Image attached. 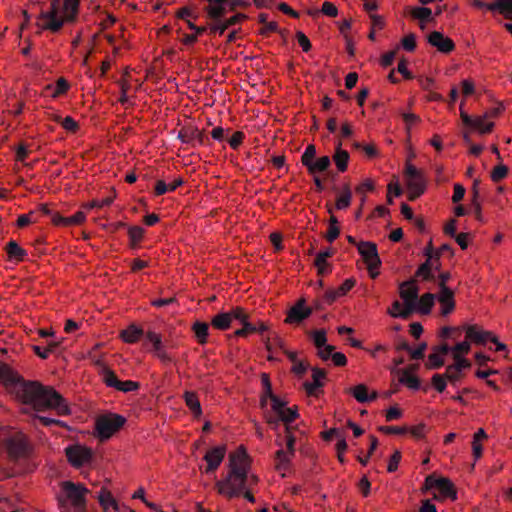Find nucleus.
<instances>
[{"label":"nucleus","instance_id":"680f3d73","mask_svg":"<svg viewBox=\"0 0 512 512\" xmlns=\"http://www.w3.org/2000/svg\"><path fill=\"white\" fill-rule=\"evenodd\" d=\"M426 349H427V343L426 342L420 343L416 349H414V350L411 349V351L409 352L411 358L413 360L423 359L425 356Z\"/></svg>","mask_w":512,"mask_h":512},{"label":"nucleus","instance_id":"0e129e2a","mask_svg":"<svg viewBox=\"0 0 512 512\" xmlns=\"http://www.w3.org/2000/svg\"><path fill=\"white\" fill-rule=\"evenodd\" d=\"M244 137L243 132L237 131L229 138L228 143L232 149L236 150L242 144Z\"/></svg>","mask_w":512,"mask_h":512},{"label":"nucleus","instance_id":"37998d69","mask_svg":"<svg viewBox=\"0 0 512 512\" xmlns=\"http://www.w3.org/2000/svg\"><path fill=\"white\" fill-rule=\"evenodd\" d=\"M401 116L405 123V130H406L407 136L410 137L412 126L417 123H420L421 118L414 113H402Z\"/></svg>","mask_w":512,"mask_h":512},{"label":"nucleus","instance_id":"c03bdc74","mask_svg":"<svg viewBox=\"0 0 512 512\" xmlns=\"http://www.w3.org/2000/svg\"><path fill=\"white\" fill-rule=\"evenodd\" d=\"M145 336L146 340L152 344L154 353H157L158 351L163 349L164 346L160 334L154 331H148Z\"/></svg>","mask_w":512,"mask_h":512},{"label":"nucleus","instance_id":"58836bf2","mask_svg":"<svg viewBox=\"0 0 512 512\" xmlns=\"http://www.w3.org/2000/svg\"><path fill=\"white\" fill-rule=\"evenodd\" d=\"M103 382L108 386L117 389L119 379L116 374L108 367H103L101 371Z\"/></svg>","mask_w":512,"mask_h":512},{"label":"nucleus","instance_id":"f03ea898","mask_svg":"<svg viewBox=\"0 0 512 512\" xmlns=\"http://www.w3.org/2000/svg\"><path fill=\"white\" fill-rule=\"evenodd\" d=\"M37 467L33 446L22 432H12L0 439V481L30 473Z\"/></svg>","mask_w":512,"mask_h":512},{"label":"nucleus","instance_id":"de8ad7c7","mask_svg":"<svg viewBox=\"0 0 512 512\" xmlns=\"http://www.w3.org/2000/svg\"><path fill=\"white\" fill-rule=\"evenodd\" d=\"M54 120L60 123L63 126V128L69 132L74 133L79 128L78 123L70 116H67L64 119H62L60 116H55Z\"/></svg>","mask_w":512,"mask_h":512},{"label":"nucleus","instance_id":"0eeeda50","mask_svg":"<svg viewBox=\"0 0 512 512\" xmlns=\"http://www.w3.org/2000/svg\"><path fill=\"white\" fill-rule=\"evenodd\" d=\"M295 443L296 438L292 434L291 429L286 432V450L282 448V443L276 441V444L280 449L275 454L276 469L280 472H284L289 469L292 457L295 455Z\"/></svg>","mask_w":512,"mask_h":512},{"label":"nucleus","instance_id":"4468645a","mask_svg":"<svg viewBox=\"0 0 512 512\" xmlns=\"http://www.w3.org/2000/svg\"><path fill=\"white\" fill-rule=\"evenodd\" d=\"M222 18L223 17H219L218 19H212L213 24L210 25V33H218L219 35H222L229 27L238 24L240 21L246 19L247 16L242 13H237L225 20H223Z\"/></svg>","mask_w":512,"mask_h":512},{"label":"nucleus","instance_id":"cd10ccee","mask_svg":"<svg viewBox=\"0 0 512 512\" xmlns=\"http://www.w3.org/2000/svg\"><path fill=\"white\" fill-rule=\"evenodd\" d=\"M331 165V159L329 156H322L318 158L316 161H313L306 168L308 172L312 175H315L318 172L327 171Z\"/></svg>","mask_w":512,"mask_h":512},{"label":"nucleus","instance_id":"79ce46f5","mask_svg":"<svg viewBox=\"0 0 512 512\" xmlns=\"http://www.w3.org/2000/svg\"><path fill=\"white\" fill-rule=\"evenodd\" d=\"M411 15L413 18L421 20V22L432 20V10L427 7L412 8Z\"/></svg>","mask_w":512,"mask_h":512},{"label":"nucleus","instance_id":"6e6552de","mask_svg":"<svg viewBox=\"0 0 512 512\" xmlns=\"http://www.w3.org/2000/svg\"><path fill=\"white\" fill-rule=\"evenodd\" d=\"M244 309L242 307H234L229 312H221L216 314L211 324L214 328L219 330H226L231 326L233 320H243Z\"/></svg>","mask_w":512,"mask_h":512},{"label":"nucleus","instance_id":"c756f323","mask_svg":"<svg viewBox=\"0 0 512 512\" xmlns=\"http://www.w3.org/2000/svg\"><path fill=\"white\" fill-rule=\"evenodd\" d=\"M98 501L100 506L106 511L109 507H112L114 510L119 509V505L110 493V491L102 488L99 495Z\"/></svg>","mask_w":512,"mask_h":512},{"label":"nucleus","instance_id":"dca6fc26","mask_svg":"<svg viewBox=\"0 0 512 512\" xmlns=\"http://www.w3.org/2000/svg\"><path fill=\"white\" fill-rule=\"evenodd\" d=\"M427 40L430 45L436 47L442 53H450L455 48L454 42L439 31L430 33Z\"/></svg>","mask_w":512,"mask_h":512},{"label":"nucleus","instance_id":"4d7b16f0","mask_svg":"<svg viewBox=\"0 0 512 512\" xmlns=\"http://www.w3.org/2000/svg\"><path fill=\"white\" fill-rule=\"evenodd\" d=\"M432 384L438 392L442 393L447 386L445 375L434 374L432 377Z\"/></svg>","mask_w":512,"mask_h":512},{"label":"nucleus","instance_id":"393cba45","mask_svg":"<svg viewBox=\"0 0 512 512\" xmlns=\"http://www.w3.org/2000/svg\"><path fill=\"white\" fill-rule=\"evenodd\" d=\"M351 393L354 396V398L360 403L370 402L378 397L377 392H373L371 395H369L368 388L364 384H359L352 388Z\"/></svg>","mask_w":512,"mask_h":512},{"label":"nucleus","instance_id":"603ef678","mask_svg":"<svg viewBox=\"0 0 512 512\" xmlns=\"http://www.w3.org/2000/svg\"><path fill=\"white\" fill-rule=\"evenodd\" d=\"M316 156V148L314 145L310 144L306 147L304 153L301 156L302 164L307 167L310 165Z\"/></svg>","mask_w":512,"mask_h":512},{"label":"nucleus","instance_id":"e433bc0d","mask_svg":"<svg viewBox=\"0 0 512 512\" xmlns=\"http://www.w3.org/2000/svg\"><path fill=\"white\" fill-rule=\"evenodd\" d=\"M299 416L297 407H286L283 413L280 415L281 421L285 424V432H289L292 429L290 424Z\"/></svg>","mask_w":512,"mask_h":512},{"label":"nucleus","instance_id":"49530a36","mask_svg":"<svg viewBox=\"0 0 512 512\" xmlns=\"http://www.w3.org/2000/svg\"><path fill=\"white\" fill-rule=\"evenodd\" d=\"M7 256H27L28 252L21 248L16 241L11 240L5 247Z\"/></svg>","mask_w":512,"mask_h":512},{"label":"nucleus","instance_id":"39448f33","mask_svg":"<svg viewBox=\"0 0 512 512\" xmlns=\"http://www.w3.org/2000/svg\"><path fill=\"white\" fill-rule=\"evenodd\" d=\"M399 294L403 300L404 309L402 312H391V317L408 319L417 308L419 288L416 285V280L411 278L409 281L401 283Z\"/></svg>","mask_w":512,"mask_h":512},{"label":"nucleus","instance_id":"774afa93","mask_svg":"<svg viewBox=\"0 0 512 512\" xmlns=\"http://www.w3.org/2000/svg\"><path fill=\"white\" fill-rule=\"evenodd\" d=\"M264 417L266 422L270 425V427L273 430H277L280 425V422H282L278 415H273L271 412L268 411L265 412Z\"/></svg>","mask_w":512,"mask_h":512},{"label":"nucleus","instance_id":"9b49d317","mask_svg":"<svg viewBox=\"0 0 512 512\" xmlns=\"http://www.w3.org/2000/svg\"><path fill=\"white\" fill-rule=\"evenodd\" d=\"M178 139H180L182 143L192 146L196 144L205 145L208 141L204 132L193 126L183 127L178 133Z\"/></svg>","mask_w":512,"mask_h":512},{"label":"nucleus","instance_id":"b1692460","mask_svg":"<svg viewBox=\"0 0 512 512\" xmlns=\"http://www.w3.org/2000/svg\"><path fill=\"white\" fill-rule=\"evenodd\" d=\"M341 145L342 143L338 142L335 153L333 155V161L335 162L339 172H344L347 170L350 155L346 150L341 148Z\"/></svg>","mask_w":512,"mask_h":512},{"label":"nucleus","instance_id":"a18cd8bd","mask_svg":"<svg viewBox=\"0 0 512 512\" xmlns=\"http://www.w3.org/2000/svg\"><path fill=\"white\" fill-rule=\"evenodd\" d=\"M144 229L140 226H131L128 228V236L130 244L136 246L138 242L143 238Z\"/></svg>","mask_w":512,"mask_h":512},{"label":"nucleus","instance_id":"bb28decb","mask_svg":"<svg viewBox=\"0 0 512 512\" xmlns=\"http://www.w3.org/2000/svg\"><path fill=\"white\" fill-rule=\"evenodd\" d=\"M243 318V320H237L240 324H242V328L234 332V335L237 337H245L250 333H255L258 329L256 324L249 321V315L245 310Z\"/></svg>","mask_w":512,"mask_h":512},{"label":"nucleus","instance_id":"4c0bfd02","mask_svg":"<svg viewBox=\"0 0 512 512\" xmlns=\"http://www.w3.org/2000/svg\"><path fill=\"white\" fill-rule=\"evenodd\" d=\"M352 199V192L348 185H345L341 195L336 200V208L338 210L346 209L350 206Z\"/></svg>","mask_w":512,"mask_h":512},{"label":"nucleus","instance_id":"a878e982","mask_svg":"<svg viewBox=\"0 0 512 512\" xmlns=\"http://www.w3.org/2000/svg\"><path fill=\"white\" fill-rule=\"evenodd\" d=\"M120 335L124 342L131 344L136 343L144 335V331L135 324H131L121 331Z\"/></svg>","mask_w":512,"mask_h":512},{"label":"nucleus","instance_id":"20e7f679","mask_svg":"<svg viewBox=\"0 0 512 512\" xmlns=\"http://www.w3.org/2000/svg\"><path fill=\"white\" fill-rule=\"evenodd\" d=\"M61 493L57 496L60 512H87L89 490L81 483L63 481Z\"/></svg>","mask_w":512,"mask_h":512},{"label":"nucleus","instance_id":"f8f14e48","mask_svg":"<svg viewBox=\"0 0 512 512\" xmlns=\"http://www.w3.org/2000/svg\"><path fill=\"white\" fill-rule=\"evenodd\" d=\"M311 313V308L305 306V299L302 298L289 309L285 322L288 324L301 323L303 320L308 318Z\"/></svg>","mask_w":512,"mask_h":512},{"label":"nucleus","instance_id":"c85d7f7f","mask_svg":"<svg viewBox=\"0 0 512 512\" xmlns=\"http://www.w3.org/2000/svg\"><path fill=\"white\" fill-rule=\"evenodd\" d=\"M438 487L437 489L440 491V493L445 496L449 497L453 500L457 498V492L455 490L454 484L447 478L441 477L438 481Z\"/></svg>","mask_w":512,"mask_h":512},{"label":"nucleus","instance_id":"4be33fe9","mask_svg":"<svg viewBox=\"0 0 512 512\" xmlns=\"http://www.w3.org/2000/svg\"><path fill=\"white\" fill-rule=\"evenodd\" d=\"M439 258H427L426 262H424L416 271V276L422 278L423 280H432L434 279L433 270L439 269Z\"/></svg>","mask_w":512,"mask_h":512},{"label":"nucleus","instance_id":"a211bd4d","mask_svg":"<svg viewBox=\"0 0 512 512\" xmlns=\"http://www.w3.org/2000/svg\"><path fill=\"white\" fill-rule=\"evenodd\" d=\"M84 220H85V214L82 211H78L70 217H64V216L60 215L59 213L52 214V222L56 226H64V227L76 226V225H80Z\"/></svg>","mask_w":512,"mask_h":512},{"label":"nucleus","instance_id":"72a5a7b5","mask_svg":"<svg viewBox=\"0 0 512 512\" xmlns=\"http://www.w3.org/2000/svg\"><path fill=\"white\" fill-rule=\"evenodd\" d=\"M489 8L493 12L498 11L505 18L512 20V0H496L494 5Z\"/></svg>","mask_w":512,"mask_h":512},{"label":"nucleus","instance_id":"473e14b6","mask_svg":"<svg viewBox=\"0 0 512 512\" xmlns=\"http://www.w3.org/2000/svg\"><path fill=\"white\" fill-rule=\"evenodd\" d=\"M79 0H65L63 3L64 21H74L78 12Z\"/></svg>","mask_w":512,"mask_h":512},{"label":"nucleus","instance_id":"3c124183","mask_svg":"<svg viewBox=\"0 0 512 512\" xmlns=\"http://www.w3.org/2000/svg\"><path fill=\"white\" fill-rule=\"evenodd\" d=\"M444 365V358L439 353L433 352L428 356L426 367L428 369H438Z\"/></svg>","mask_w":512,"mask_h":512},{"label":"nucleus","instance_id":"9d476101","mask_svg":"<svg viewBox=\"0 0 512 512\" xmlns=\"http://www.w3.org/2000/svg\"><path fill=\"white\" fill-rule=\"evenodd\" d=\"M60 5L61 0H51V9L41 13V18L46 20V23L43 25L44 29L58 32L62 28L64 19L58 16Z\"/></svg>","mask_w":512,"mask_h":512},{"label":"nucleus","instance_id":"6ab92c4d","mask_svg":"<svg viewBox=\"0 0 512 512\" xmlns=\"http://www.w3.org/2000/svg\"><path fill=\"white\" fill-rule=\"evenodd\" d=\"M438 300L442 305V314L448 315L455 308L454 302V294L453 291L448 288L446 285H442V289L440 290Z\"/></svg>","mask_w":512,"mask_h":512},{"label":"nucleus","instance_id":"f704fd0d","mask_svg":"<svg viewBox=\"0 0 512 512\" xmlns=\"http://www.w3.org/2000/svg\"><path fill=\"white\" fill-rule=\"evenodd\" d=\"M192 329L195 333V336L200 344H205L207 342L209 325L206 322L196 321Z\"/></svg>","mask_w":512,"mask_h":512},{"label":"nucleus","instance_id":"052dcab7","mask_svg":"<svg viewBox=\"0 0 512 512\" xmlns=\"http://www.w3.org/2000/svg\"><path fill=\"white\" fill-rule=\"evenodd\" d=\"M69 89V83L64 78H59L56 81L54 91L52 92L53 97H57L65 93Z\"/></svg>","mask_w":512,"mask_h":512},{"label":"nucleus","instance_id":"7c9ffc66","mask_svg":"<svg viewBox=\"0 0 512 512\" xmlns=\"http://www.w3.org/2000/svg\"><path fill=\"white\" fill-rule=\"evenodd\" d=\"M435 296L432 293H425L420 298L418 297L417 308L422 314H429L434 305Z\"/></svg>","mask_w":512,"mask_h":512},{"label":"nucleus","instance_id":"ea45409f","mask_svg":"<svg viewBox=\"0 0 512 512\" xmlns=\"http://www.w3.org/2000/svg\"><path fill=\"white\" fill-rule=\"evenodd\" d=\"M453 358L455 360L454 364H451L448 366V370L454 371V372H461L464 369H468L471 367V362L460 355H457V353H453Z\"/></svg>","mask_w":512,"mask_h":512},{"label":"nucleus","instance_id":"864d4df0","mask_svg":"<svg viewBox=\"0 0 512 512\" xmlns=\"http://www.w3.org/2000/svg\"><path fill=\"white\" fill-rule=\"evenodd\" d=\"M311 337L316 348L327 345V337L325 330H316L311 333Z\"/></svg>","mask_w":512,"mask_h":512},{"label":"nucleus","instance_id":"2f4dec72","mask_svg":"<svg viewBox=\"0 0 512 512\" xmlns=\"http://www.w3.org/2000/svg\"><path fill=\"white\" fill-rule=\"evenodd\" d=\"M184 399L186 405L195 416H200L202 414L201 405L195 392L186 391Z\"/></svg>","mask_w":512,"mask_h":512},{"label":"nucleus","instance_id":"412c9836","mask_svg":"<svg viewBox=\"0 0 512 512\" xmlns=\"http://www.w3.org/2000/svg\"><path fill=\"white\" fill-rule=\"evenodd\" d=\"M348 241L357 247V251L360 256L368 257V256H379L377 245L374 242L370 241H360L357 242L355 238L352 236H348Z\"/></svg>","mask_w":512,"mask_h":512},{"label":"nucleus","instance_id":"c9c22d12","mask_svg":"<svg viewBox=\"0 0 512 512\" xmlns=\"http://www.w3.org/2000/svg\"><path fill=\"white\" fill-rule=\"evenodd\" d=\"M361 265L367 268L371 278H376L381 266V258H361Z\"/></svg>","mask_w":512,"mask_h":512},{"label":"nucleus","instance_id":"09e8293b","mask_svg":"<svg viewBox=\"0 0 512 512\" xmlns=\"http://www.w3.org/2000/svg\"><path fill=\"white\" fill-rule=\"evenodd\" d=\"M313 266L317 269L320 276H324L331 271V266L327 262V258H314Z\"/></svg>","mask_w":512,"mask_h":512},{"label":"nucleus","instance_id":"8fccbe9b","mask_svg":"<svg viewBox=\"0 0 512 512\" xmlns=\"http://www.w3.org/2000/svg\"><path fill=\"white\" fill-rule=\"evenodd\" d=\"M271 400V409L274 413L273 415H280L283 413L284 409L286 408V402L280 399L275 394L272 397H269Z\"/></svg>","mask_w":512,"mask_h":512},{"label":"nucleus","instance_id":"a19ab883","mask_svg":"<svg viewBox=\"0 0 512 512\" xmlns=\"http://www.w3.org/2000/svg\"><path fill=\"white\" fill-rule=\"evenodd\" d=\"M487 117H488V113H486L483 117L475 118L472 127L479 130V132L482 134L491 132L494 127V123L493 122L486 123L485 118H487Z\"/></svg>","mask_w":512,"mask_h":512},{"label":"nucleus","instance_id":"f257e3e1","mask_svg":"<svg viewBox=\"0 0 512 512\" xmlns=\"http://www.w3.org/2000/svg\"><path fill=\"white\" fill-rule=\"evenodd\" d=\"M0 382L9 393L24 404L32 405L37 411L54 409L59 415L70 414L66 400L52 387L36 381H26L9 365L0 361Z\"/></svg>","mask_w":512,"mask_h":512},{"label":"nucleus","instance_id":"5701e85b","mask_svg":"<svg viewBox=\"0 0 512 512\" xmlns=\"http://www.w3.org/2000/svg\"><path fill=\"white\" fill-rule=\"evenodd\" d=\"M394 371L399 374V382L401 384L406 385L412 390H418L420 388L419 378L410 374L409 369H397Z\"/></svg>","mask_w":512,"mask_h":512},{"label":"nucleus","instance_id":"2eb2a0df","mask_svg":"<svg viewBox=\"0 0 512 512\" xmlns=\"http://www.w3.org/2000/svg\"><path fill=\"white\" fill-rule=\"evenodd\" d=\"M463 331L466 333V339L477 345H484L492 335V332L482 330L477 325H463L461 333Z\"/></svg>","mask_w":512,"mask_h":512},{"label":"nucleus","instance_id":"338daca9","mask_svg":"<svg viewBox=\"0 0 512 512\" xmlns=\"http://www.w3.org/2000/svg\"><path fill=\"white\" fill-rule=\"evenodd\" d=\"M334 349H335L334 346L327 344V345H325V346H323L321 348H317V350H318L317 355L323 361H327L328 359L331 358Z\"/></svg>","mask_w":512,"mask_h":512},{"label":"nucleus","instance_id":"13d9d810","mask_svg":"<svg viewBox=\"0 0 512 512\" xmlns=\"http://www.w3.org/2000/svg\"><path fill=\"white\" fill-rule=\"evenodd\" d=\"M139 388V383L131 380L119 381L118 387L116 390L121 392H131L136 391Z\"/></svg>","mask_w":512,"mask_h":512},{"label":"nucleus","instance_id":"ddd939ff","mask_svg":"<svg viewBox=\"0 0 512 512\" xmlns=\"http://www.w3.org/2000/svg\"><path fill=\"white\" fill-rule=\"evenodd\" d=\"M226 454L225 446H216L208 450L204 456V460L207 462L205 472L210 473L217 470L222 463Z\"/></svg>","mask_w":512,"mask_h":512},{"label":"nucleus","instance_id":"7ed1b4c3","mask_svg":"<svg viewBox=\"0 0 512 512\" xmlns=\"http://www.w3.org/2000/svg\"><path fill=\"white\" fill-rule=\"evenodd\" d=\"M228 468L226 477L216 481V489L219 494L227 498L238 497L248 488V470H250L249 457L243 447L229 455Z\"/></svg>","mask_w":512,"mask_h":512},{"label":"nucleus","instance_id":"e2e57ef3","mask_svg":"<svg viewBox=\"0 0 512 512\" xmlns=\"http://www.w3.org/2000/svg\"><path fill=\"white\" fill-rule=\"evenodd\" d=\"M54 250V247H51L50 245L44 244L42 242H38L35 246V251L31 252V254H38L39 256H45L52 254Z\"/></svg>","mask_w":512,"mask_h":512},{"label":"nucleus","instance_id":"f3484780","mask_svg":"<svg viewBox=\"0 0 512 512\" xmlns=\"http://www.w3.org/2000/svg\"><path fill=\"white\" fill-rule=\"evenodd\" d=\"M407 187L409 189L408 198L410 201H414L418 197H420L425 192L426 189V182L422 173L415 177L407 179Z\"/></svg>","mask_w":512,"mask_h":512},{"label":"nucleus","instance_id":"1a4fd4ad","mask_svg":"<svg viewBox=\"0 0 512 512\" xmlns=\"http://www.w3.org/2000/svg\"><path fill=\"white\" fill-rule=\"evenodd\" d=\"M70 464L76 468L83 466L92 459V450L80 445L69 446L65 449Z\"/></svg>","mask_w":512,"mask_h":512},{"label":"nucleus","instance_id":"5fc2aeb1","mask_svg":"<svg viewBox=\"0 0 512 512\" xmlns=\"http://www.w3.org/2000/svg\"><path fill=\"white\" fill-rule=\"evenodd\" d=\"M248 6V2L245 0H227L224 4H222L223 8V17L225 16L228 10L234 11L237 7H246Z\"/></svg>","mask_w":512,"mask_h":512},{"label":"nucleus","instance_id":"69168bd1","mask_svg":"<svg viewBox=\"0 0 512 512\" xmlns=\"http://www.w3.org/2000/svg\"><path fill=\"white\" fill-rule=\"evenodd\" d=\"M296 38L304 52H308L311 49V42L303 32L298 31L296 33Z\"/></svg>","mask_w":512,"mask_h":512},{"label":"nucleus","instance_id":"6e6d98bb","mask_svg":"<svg viewBox=\"0 0 512 512\" xmlns=\"http://www.w3.org/2000/svg\"><path fill=\"white\" fill-rule=\"evenodd\" d=\"M508 174V168L503 165V164H500L498 166H496L493 171L491 172V179L494 181V182H499L500 180H502L503 178H505Z\"/></svg>","mask_w":512,"mask_h":512},{"label":"nucleus","instance_id":"aec40b11","mask_svg":"<svg viewBox=\"0 0 512 512\" xmlns=\"http://www.w3.org/2000/svg\"><path fill=\"white\" fill-rule=\"evenodd\" d=\"M326 378V372L318 367L312 368L313 382H306L304 384L306 392L309 395H315L316 390L323 386V380Z\"/></svg>","mask_w":512,"mask_h":512},{"label":"nucleus","instance_id":"bf43d9fd","mask_svg":"<svg viewBox=\"0 0 512 512\" xmlns=\"http://www.w3.org/2000/svg\"><path fill=\"white\" fill-rule=\"evenodd\" d=\"M451 250V246L449 244H442L439 250L434 253L433 246L431 242L425 247L423 256H440L441 253L447 252Z\"/></svg>","mask_w":512,"mask_h":512},{"label":"nucleus","instance_id":"423d86ee","mask_svg":"<svg viewBox=\"0 0 512 512\" xmlns=\"http://www.w3.org/2000/svg\"><path fill=\"white\" fill-rule=\"evenodd\" d=\"M126 423V418L115 413H106L97 417L95 421L96 436L101 440H108Z\"/></svg>","mask_w":512,"mask_h":512}]
</instances>
